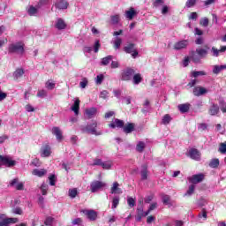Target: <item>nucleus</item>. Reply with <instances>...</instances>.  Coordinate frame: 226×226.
<instances>
[{
  "label": "nucleus",
  "instance_id": "423d86ee",
  "mask_svg": "<svg viewBox=\"0 0 226 226\" xmlns=\"http://www.w3.org/2000/svg\"><path fill=\"white\" fill-rule=\"evenodd\" d=\"M204 177H206L204 173H199V174L192 175V177H188V181L192 183V185H197L199 183H202Z\"/></svg>",
  "mask_w": 226,
  "mask_h": 226
},
{
  "label": "nucleus",
  "instance_id": "9b49d317",
  "mask_svg": "<svg viewBox=\"0 0 226 226\" xmlns=\"http://www.w3.org/2000/svg\"><path fill=\"white\" fill-rule=\"evenodd\" d=\"M138 13L135 8L131 7L129 10L125 11L124 17L127 20H133V18L137 17Z\"/></svg>",
  "mask_w": 226,
  "mask_h": 226
},
{
  "label": "nucleus",
  "instance_id": "9d476101",
  "mask_svg": "<svg viewBox=\"0 0 226 226\" xmlns=\"http://www.w3.org/2000/svg\"><path fill=\"white\" fill-rule=\"evenodd\" d=\"M208 114L210 116H218V114H220V106L215 102H211L208 109Z\"/></svg>",
  "mask_w": 226,
  "mask_h": 226
},
{
  "label": "nucleus",
  "instance_id": "4c0bfd02",
  "mask_svg": "<svg viewBox=\"0 0 226 226\" xmlns=\"http://www.w3.org/2000/svg\"><path fill=\"white\" fill-rule=\"evenodd\" d=\"M102 169H104V170H110V169H112V162L111 161L102 162Z\"/></svg>",
  "mask_w": 226,
  "mask_h": 226
},
{
  "label": "nucleus",
  "instance_id": "49530a36",
  "mask_svg": "<svg viewBox=\"0 0 226 226\" xmlns=\"http://www.w3.org/2000/svg\"><path fill=\"white\" fill-rule=\"evenodd\" d=\"M49 190V185L45 183H43L41 186V192L42 195H47V192Z\"/></svg>",
  "mask_w": 226,
  "mask_h": 226
},
{
  "label": "nucleus",
  "instance_id": "6ab92c4d",
  "mask_svg": "<svg viewBox=\"0 0 226 226\" xmlns=\"http://www.w3.org/2000/svg\"><path fill=\"white\" fill-rule=\"evenodd\" d=\"M194 96H202V94H206L207 93V89L202 87H195L192 91Z\"/></svg>",
  "mask_w": 226,
  "mask_h": 226
},
{
  "label": "nucleus",
  "instance_id": "338daca9",
  "mask_svg": "<svg viewBox=\"0 0 226 226\" xmlns=\"http://www.w3.org/2000/svg\"><path fill=\"white\" fill-rule=\"evenodd\" d=\"M153 199H154V195L150 194L147 197L145 198V202L147 204H149V202H151V200H153Z\"/></svg>",
  "mask_w": 226,
  "mask_h": 226
},
{
  "label": "nucleus",
  "instance_id": "bf43d9fd",
  "mask_svg": "<svg viewBox=\"0 0 226 226\" xmlns=\"http://www.w3.org/2000/svg\"><path fill=\"white\" fill-rule=\"evenodd\" d=\"M220 72H222L221 65H215L214 68H213V73L215 75H218V73H220Z\"/></svg>",
  "mask_w": 226,
  "mask_h": 226
},
{
  "label": "nucleus",
  "instance_id": "e2e57ef3",
  "mask_svg": "<svg viewBox=\"0 0 226 226\" xmlns=\"http://www.w3.org/2000/svg\"><path fill=\"white\" fill-rule=\"evenodd\" d=\"M12 213L14 215H23V211H22V208L17 207L15 208L12 209Z\"/></svg>",
  "mask_w": 226,
  "mask_h": 226
},
{
  "label": "nucleus",
  "instance_id": "4be33fe9",
  "mask_svg": "<svg viewBox=\"0 0 226 226\" xmlns=\"http://www.w3.org/2000/svg\"><path fill=\"white\" fill-rule=\"evenodd\" d=\"M47 172L45 169H34L32 174L33 176H37V177H43V176H46Z\"/></svg>",
  "mask_w": 226,
  "mask_h": 226
},
{
  "label": "nucleus",
  "instance_id": "1a4fd4ad",
  "mask_svg": "<svg viewBox=\"0 0 226 226\" xmlns=\"http://www.w3.org/2000/svg\"><path fill=\"white\" fill-rule=\"evenodd\" d=\"M190 45V41L188 40H182L174 44L175 50H183V49H186Z\"/></svg>",
  "mask_w": 226,
  "mask_h": 226
},
{
  "label": "nucleus",
  "instance_id": "0e129e2a",
  "mask_svg": "<svg viewBox=\"0 0 226 226\" xmlns=\"http://www.w3.org/2000/svg\"><path fill=\"white\" fill-rule=\"evenodd\" d=\"M200 25L203 26V27H207L209 26V19L205 18L200 21Z\"/></svg>",
  "mask_w": 226,
  "mask_h": 226
},
{
  "label": "nucleus",
  "instance_id": "c9c22d12",
  "mask_svg": "<svg viewBox=\"0 0 226 226\" xmlns=\"http://www.w3.org/2000/svg\"><path fill=\"white\" fill-rule=\"evenodd\" d=\"M24 75V70L23 69H17L13 73V78L15 80H18V79H20Z\"/></svg>",
  "mask_w": 226,
  "mask_h": 226
},
{
  "label": "nucleus",
  "instance_id": "3c124183",
  "mask_svg": "<svg viewBox=\"0 0 226 226\" xmlns=\"http://www.w3.org/2000/svg\"><path fill=\"white\" fill-rule=\"evenodd\" d=\"M102 163H103V161H102V159L96 158V159L94 160V162L92 163V166L93 167H96V166L102 167Z\"/></svg>",
  "mask_w": 226,
  "mask_h": 226
},
{
  "label": "nucleus",
  "instance_id": "473e14b6",
  "mask_svg": "<svg viewBox=\"0 0 226 226\" xmlns=\"http://www.w3.org/2000/svg\"><path fill=\"white\" fill-rule=\"evenodd\" d=\"M110 20L113 26H117V24H119V21L121 20V16H119V14L111 15Z\"/></svg>",
  "mask_w": 226,
  "mask_h": 226
},
{
  "label": "nucleus",
  "instance_id": "e433bc0d",
  "mask_svg": "<svg viewBox=\"0 0 226 226\" xmlns=\"http://www.w3.org/2000/svg\"><path fill=\"white\" fill-rule=\"evenodd\" d=\"M45 87H46V89H49V91H52V89H54L56 87V83L54 81H52L51 79H49L45 83Z\"/></svg>",
  "mask_w": 226,
  "mask_h": 226
},
{
  "label": "nucleus",
  "instance_id": "c03bdc74",
  "mask_svg": "<svg viewBox=\"0 0 226 226\" xmlns=\"http://www.w3.org/2000/svg\"><path fill=\"white\" fill-rule=\"evenodd\" d=\"M119 206V196L114 197L112 200V209H116Z\"/></svg>",
  "mask_w": 226,
  "mask_h": 226
},
{
  "label": "nucleus",
  "instance_id": "7ed1b4c3",
  "mask_svg": "<svg viewBox=\"0 0 226 226\" xmlns=\"http://www.w3.org/2000/svg\"><path fill=\"white\" fill-rule=\"evenodd\" d=\"M124 51L125 54H131L133 59L139 57V50H137V48H135V44L133 43H129L124 47Z\"/></svg>",
  "mask_w": 226,
  "mask_h": 226
},
{
  "label": "nucleus",
  "instance_id": "2f4dec72",
  "mask_svg": "<svg viewBox=\"0 0 226 226\" xmlns=\"http://www.w3.org/2000/svg\"><path fill=\"white\" fill-rule=\"evenodd\" d=\"M207 75V73L204 71H193L191 72V77L197 79V77H204Z\"/></svg>",
  "mask_w": 226,
  "mask_h": 226
},
{
  "label": "nucleus",
  "instance_id": "cd10ccee",
  "mask_svg": "<svg viewBox=\"0 0 226 226\" xmlns=\"http://www.w3.org/2000/svg\"><path fill=\"white\" fill-rule=\"evenodd\" d=\"M205 48L207 49H196V53L198 54L199 56L200 57H206V56H207V50H209V47L208 46H205Z\"/></svg>",
  "mask_w": 226,
  "mask_h": 226
},
{
  "label": "nucleus",
  "instance_id": "603ef678",
  "mask_svg": "<svg viewBox=\"0 0 226 226\" xmlns=\"http://www.w3.org/2000/svg\"><path fill=\"white\" fill-rule=\"evenodd\" d=\"M198 217L204 218L205 220L207 219V211H206V208H202V211L198 215Z\"/></svg>",
  "mask_w": 226,
  "mask_h": 226
},
{
  "label": "nucleus",
  "instance_id": "a18cd8bd",
  "mask_svg": "<svg viewBox=\"0 0 226 226\" xmlns=\"http://www.w3.org/2000/svg\"><path fill=\"white\" fill-rule=\"evenodd\" d=\"M77 193H79V192L75 188L69 190V197L71 199H75V197H77Z\"/></svg>",
  "mask_w": 226,
  "mask_h": 226
},
{
  "label": "nucleus",
  "instance_id": "dca6fc26",
  "mask_svg": "<svg viewBox=\"0 0 226 226\" xmlns=\"http://www.w3.org/2000/svg\"><path fill=\"white\" fill-rule=\"evenodd\" d=\"M153 108H151V102H149V100H146L143 104L142 114H144V116H148V114H151Z\"/></svg>",
  "mask_w": 226,
  "mask_h": 226
},
{
  "label": "nucleus",
  "instance_id": "de8ad7c7",
  "mask_svg": "<svg viewBox=\"0 0 226 226\" xmlns=\"http://www.w3.org/2000/svg\"><path fill=\"white\" fill-rule=\"evenodd\" d=\"M127 204L129 207H135V199L132 197H127Z\"/></svg>",
  "mask_w": 226,
  "mask_h": 226
},
{
  "label": "nucleus",
  "instance_id": "680f3d73",
  "mask_svg": "<svg viewBox=\"0 0 226 226\" xmlns=\"http://www.w3.org/2000/svg\"><path fill=\"white\" fill-rule=\"evenodd\" d=\"M100 47H102V45L100 44V41H96L94 45V52L98 53V51L100 50Z\"/></svg>",
  "mask_w": 226,
  "mask_h": 226
},
{
  "label": "nucleus",
  "instance_id": "7c9ffc66",
  "mask_svg": "<svg viewBox=\"0 0 226 226\" xmlns=\"http://www.w3.org/2000/svg\"><path fill=\"white\" fill-rule=\"evenodd\" d=\"M123 44V39L121 37H116V39L113 41V47L116 50L118 49H121V45Z\"/></svg>",
  "mask_w": 226,
  "mask_h": 226
},
{
  "label": "nucleus",
  "instance_id": "58836bf2",
  "mask_svg": "<svg viewBox=\"0 0 226 226\" xmlns=\"http://www.w3.org/2000/svg\"><path fill=\"white\" fill-rule=\"evenodd\" d=\"M220 165V160L218 159H212L209 162V167L212 169H216Z\"/></svg>",
  "mask_w": 226,
  "mask_h": 226
},
{
  "label": "nucleus",
  "instance_id": "412c9836",
  "mask_svg": "<svg viewBox=\"0 0 226 226\" xmlns=\"http://www.w3.org/2000/svg\"><path fill=\"white\" fill-rule=\"evenodd\" d=\"M55 6L58 10H66L68 8V2L66 0H56Z\"/></svg>",
  "mask_w": 226,
  "mask_h": 226
},
{
  "label": "nucleus",
  "instance_id": "5701e85b",
  "mask_svg": "<svg viewBox=\"0 0 226 226\" xmlns=\"http://www.w3.org/2000/svg\"><path fill=\"white\" fill-rule=\"evenodd\" d=\"M122 128L124 133H132V132H134L135 130V124L128 123L125 125H124V127Z\"/></svg>",
  "mask_w": 226,
  "mask_h": 226
},
{
  "label": "nucleus",
  "instance_id": "6e6d98bb",
  "mask_svg": "<svg viewBox=\"0 0 226 226\" xmlns=\"http://www.w3.org/2000/svg\"><path fill=\"white\" fill-rule=\"evenodd\" d=\"M45 96H47V91L42 89V90H38L37 93V97L38 98H45Z\"/></svg>",
  "mask_w": 226,
  "mask_h": 226
},
{
  "label": "nucleus",
  "instance_id": "ddd939ff",
  "mask_svg": "<svg viewBox=\"0 0 226 226\" xmlns=\"http://www.w3.org/2000/svg\"><path fill=\"white\" fill-rule=\"evenodd\" d=\"M4 220V222L7 224L10 225L11 223H19V218L17 217H6V215L1 214L0 215V221Z\"/></svg>",
  "mask_w": 226,
  "mask_h": 226
},
{
  "label": "nucleus",
  "instance_id": "79ce46f5",
  "mask_svg": "<svg viewBox=\"0 0 226 226\" xmlns=\"http://www.w3.org/2000/svg\"><path fill=\"white\" fill-rule=\"evenodd\" d=\"M162 203L165 204L166 206H168V204H170V196L167 194H162Z\"/></svg>",
  "mask_w": 226,
  "mask_h": 226
},
{
  "label": "nucleus",
  "instance_id": "f257e3e1",
  "mask_svg": "<svg viewBox=\"0 0 226 226\" xmlns=\"http://www.w3.org/2000/svg\"><path fill=\"white\" fill-rule=\"evenodd\" d=\"M9 54H24V44L22 42L11 43L8 48Z\"/></svg>",
  "mask_w": 226,
  "mask_h": 226
},
{
  "label": "nucleus",
  "instance_id": "5fc2aeb1",
  "mask_svg": "<svg viewBox=\"0 0 226 226\" xmlns=\"http://www.w3.org/2000/svg\"><path fill=\"white\" fill-rule=\"evenodd\" d=\"M200 56H197L195 54H193L192 56H191V59L192 61V63H195V64H199L200 63Z\"/></svg>",
  "mask_w": 226,
  "mask_h": 226
},
{
  "label": "nucleus",
  "instance_id": "4468645a",
  "mask_svg": "<svg viewBox=\"0 0 226 226\" xmlns=\"http://www.w3.org/2000/svg\"><path fill=\"white\" fill-rule=\"evenodd\" d=\"M109 128H124V121L120 120L118 118H115L111 121L109 124Z\"/></svg>",
  "mask_w": 226,
  "mask_h": 226
},
{
  "label": "nucleus",
  "instance_id": "20e7f679",
  "mask_svg": "<svg viewBox=\"0 0 226 226\" xmlns=\"http://www.w3.org/2000/svg\"><path fill=\"white\" fill-rule=\"evenodd\" d=\"M106 186H107V184L105 182L96 180L91 183L90 190L92 193H96V192L102 190Z\"/></svg>",
  "mask_w": 226,
  "mask_h": 226
},
{
  "label": "nucleus",
  "instance_id": "ea45409f",
  "mask_svg": "<svg viewBox=\"0 0 226 226\" xmlns=\"http://www.w3.org/2000/svg\"><path fill=\"white\" fill-rule=\"evenodd\" d=\"M194 192H195V185H191L189 186V189L187 190V192L185 193V197H186V195H188L189 197L191 195H193Z\"/></svg>",
  "mask_w": 226,
  "mask_h": 226
},
{
  "label": "nucleus",
  "instance_id": "2eb2a0df",
  "mask_svg": "<svg viewBox=\"0 0 226 226\" xmlns=\"http://www.w3.org/2000/svg\"><path fill=\"white\" fill-rule=\"evenodd\" d=\"M188 156H190L192 160L199 162V160H200V152H199L197 148H191L188 152Z\"/></svg>",
  "mask_w": 226,
  "mask_h": 226
},
{
  "label": "nucleus",
  "instance_id": "774afa93",
  "mask_svg": "<svg viewBox=\"0 0 226 226\" xmlns=\"http://www.w3.org/2000/svg\"><path fill=\"white\" fill-rule=\"evenodd\" d=\"M15 188H16V190H19V191L24 190V183H22V182L18 183V184L15 185Z\"/></svg>",
  "mask_w": 226,
  "mask_h": 226
},
{
  "label": "nucleus",
  "instance_id": "37998d69",
  "mask_svg": "<svg viewBox=\"0 0 226 226\" xmlns=\"http://www.w3.org/2000/svg\"><path fill=\"white\" fill-rule=\"evenodd\" d=\"M195 4H197V0H187L185 3L187 8H193Z\"/></svg>",
  "mask_w": 226,
  "mask_h": 226
},
{
  "label": "nucleus",
  "instance_id": "a878e982",
  "mask_svg": "<svg viewBox=\"0 0 226 226\" xmlns=\"http://www.w3.org/2000/svg\"><path fill=\"white\" fill-rule=\"evenodd\" d=\"M110 193H112V194L123 193V191L121 190V188H119V183H117V182L113 183V185H112L111 190H110Z\"/></svg>",
  "mask_w": 226,
  "mask_h": 226
},
{
  "label": "nucleus",
  "instance_id": "c85d7f7f",
  "mask_svg": "<svg viewBox=\"0 0 226 226\" xmlns=\"http://www.w3.org/2000/svg\"><path fill=\"white\" fill-rule=\"evenodd\" d=\"M219 102V107L221 109V112H222V114H226V102L224 98H219L218 99Z\"/></svg>",
  "mask_w": 226,
  "mask_h": 226
},
{
  "label": "nucleus",
  "instance_id": "6e6552de",
  "mask_svg": "<svg viewBox=\"0 0 226 226\" xmlns=\"http://www.w3.org/2000/svg\"><path fill=\"white\" fill-rule=\"evenodd\" d=\"M81 213L86 215L87 218H88V220H90L91 222H94V220L98 218V213H96V211L93 209H90V210L84 209V210H81Z\"/></svg>",
  "mask_w": 226,
  "mask_h": 226
},
{
  "label": "nucleus",
  "instance_id": "052dcab7",
  "mask_svg": "<svg viewBox=\"0 0 226 226\" xmlns=\"http://www.w3.org/2000/svg\"><path fill=\"white\" fill-rule=\"evenodd\" d=\"M219 152L222 153V154H225L226 153V143H221L219 147Z\"/></svg>",
  "mask_w": 226,
  "mask_h": 226
},
{
  "label": "nucleus",
  "instance_id": "bb28decb",
  "mask_svg": "<svg viewBox=\"0 0 226 226\" xmlns=\"http://www.w3.org/2000/svg\"><path fill=\"white\" fill-rule=\"evenodd\" d=\"M55 27L58 30L66 29V23L64 22V20L63 19H58L55 25Z\"/></svg>",
  "mask_w": 226,
  "mask_h": 226
},
{
  "label": "nucleus",
  "instance_id": "13d9d810",
  "mask_svg": "<svg viewBox=\"0 0 226 226\" xmlns=\"http://www.w3.org/2000/svg\"><path fill=\"white\" fill-rule=\"evenodd\" d=\"M52 223H54V217H47L46 220L44 221V224H46L47 226L49 225H52Z\"/></svg>",
  "mask_w": 226,
  "mask_h": 226
},
{
  "label": "nucleus",
  "instance_id": "b1692460",
  "mask_svg": "<svg viewBox=\"0 0 226 226\" xmlns=\"http://www.w3.org/2000/svg\"><path fill=\"white\" fill-rule=\"evenodd\" d=\"M38 10H40V8H38V5H37V7L30 5L26 9V11H27L28 15H30V17H36V15H38Z\"/></svg>",
  "mask_w": 226,
  "mask_h": 226
},
{
  "label": "nucleus",
  "instance_id": "c756f323",
  "mask_svg": "<svg viewBox=\"0 0 226 226\" xmlns=\"http://www.w3.org/2000/svg\"><path fill=\"white\" fill-rule=\"evenodd\" d=\"M157 207H158V203H156V202L152 203L149 206L147 211L142 213V216H147V215H149V213H151V211H154V209H156Z\"/></svg>",
  "mask_w": 226,
  "mask_h": 226
},
{
  "label": "nucleus",
  "instance_id": "8fccbe9b",
  "mask_svg": "<svg viewBox=\"0 0 226 226\" xmlns=\"http://www.w3.org/2000/svg\"><path fill=\"white\" fill-rule=\"evenodd\" d=\"M149 173V171H147V166H143V170H142V180H146L147 179V174Z\"/></svg>",
  "mask_w": 226,
  "mask_h": 226
},
{
  "label": "nucleus",
  "instance_id": "aec40b11",
  "mask_svg": "<svg viewBox=\"0 0 226 226\" xmlns=\"http://www.w3.org/2000/svg\"><path fill=\"white\" fill-rule=\"evenodd\" d=\"M71 110L74 112L75 116L79 115V112L80 110V100H79V98L75 99L74 104L71 107Z\"/></svg>",
  "mask_w": 226,
  "mask_h": 226
},
{
  "label": "nucleus",
  "instance_id": "09e8293b",
  "mask_svg": "<svg viewBox=\"0 0 226 226\" xmlns=\"http://www.w3.org/2000/svg\"><path fill=\"white\" fill-rule=\"evenodd\" d=\"M49 185L50 186H56V175L52 174L49 177Z\"/></svg>",
  "mask_w": 226,
  "mask_h": 226
},
{
  "label": "nucleus",
  "instance_id": "a211bd4d",
  "mask_svg": "<svg viewBox=\"0 0 226 226\" xmlns=\"http://www.w3.org/2000/svg\"><path fill=\"white\" fill-rule=\"evenodd\" d=\"M96 112H98V109L96 108H89L85 110V116L88 119H93L96 116Z\"/></svg>",
  "mask_w": 226,
  "mask_h": 226
},
{
  "label": "nucleus",
  "instance_id": "0eeeda50",
  "mask_svg": "<svg viewBox=\"0 0 226 226\" xmlns=\"http://www.w3.org/2000/svg\"><path fill=\"white\" fill-rule=\"evenodd\" d=\"M135 75V70L132 68H128L125 71L123 72L122 73V80H132L133 79V76Z\"/></svg>",
  "mask_w": 226,
  "mask_h": 226
},
{
  "label": "nucleus",
  "instance_id": "393cba45",
  "mask_svg": "<svg viewBox=\"0 0 226 226\" xmlns=\"http://www.w3.org/2000/svg\"><path fill=\"white\" fill-rule=\"evenodd\" d=\"M177 109L181 112V114H186V112L190 110V103L179 104L177 106Z\"/></svg>",
  "mask_w": 226,
  "mask_h": 226
},
{
  "label": "nucleus",
  "instance_id": "f03ea898",
  "mask_svg": "<svg viewBox=\"0 0 226 226\" xmlns=\"http://www.w3.org/2000/svg\"><path fill=\"white\" fill-rule=\"evenodd\" d=\"M98 126V123H96V122H94V123H92V124H87V126H85V127H82V132H84V133H90L91 135H96V136H98V135H102V132H98L97 131H96V127Z\"/></svg>",
  "mask_w": 226,
  "mask_h": 226
},
{
  "label": "nucleus",
  "instance_id": "39448f33",
  "mask_svg": "<svg viewBox=\"0 0 226 226\" xmlns=\"http://www.w3.org/2000/svg\"><path fill=\"white\" fill-rule=\"evenodd\" d=\"M0 163H2V165H5V167H15L17 162L13 161L11 157L8 155H0Z\"/></svg>",
  "mask_w": 226,
  "mask_h": 226
},
{
  "label": "nucleus",
  "instance_id": "4d7b16f0",
  "mask_svg": "<svg viewBox=\"0 0 226 226\" xmlns=\"http://www.w3.org/2000/svg\"><path fill=\"white\" fill-rule=\"evenodd\" d=\"M103 74H100V75H97L96 79H95V84L97 85H100L103 82Z\"/></svg>",
  "mask_w": 226,
  "mask_h": 226
},
{
  "label": "nucleus",
  "instance_id": "f8f14e48",
  "mask_svg": "<svg viewBox=\"0 0 226 226\" xmlns=\"http://www.w3.org/2000/svg\"><path fill=\"white\" fill-rule=\"evenodd\" d=\"M50 154H52L50 146H49V145L42 146L41 148V156L42 158H49V156H50Z\"/></svg>",
  "mask_w": 226,
  "mask_h": 226
},
{
  "label": "nucleus",
  "instance_id": "a19ab883",
  "mask_svg": "<svg viewBox=\"0 0 226 226\" xmlns=\"http://www.w3.org/2000/svg\"><path fill=\"white\" fill-rule=\"evenodd\" d=\"M171 121H172V117L169 114H166L162 117V124H169V123H170Z\"/></svg>",
  "mask_w": 226,
  "mask_h": 226
},
{
  "label": "nucleus",
  "instance_id": "72a5a7b5",
  "mask_svg": "<svg viewBox=\"0 0 226 226\" xmlns=\"http://www.w3.org/2000/svg\"><path fill=\"white\" fill-rule=\"evenodd\" d=\"M142 82V76H140V73L134 74L132 76V83L137 86Z\"/></svg>",
  "mask_w": 226,
  "mask_h": 226
},
{
  "label": "nucleus",
  "instance_id": "69168bd1",
  "mask_svg": "<svg viewBox=\"0 0 226 226\" xmlns=\"http://www.w3.org/2000/svg\"><path fill=\"white\" fill-rule=\"evenodd\" d=\"M100 96L101 98H103V100H106V98L109 96V92L107 90H103L101 92Z\"/></svg>",
  "mask_w": 226,
  "mask_h": 226
},
{
  "label": "nucleus",
  "instance_id": "f704fd0d",
  "mask_svg": "<svg viewBox=\"0 0 226 226\" xmlns=\"http://www.w3.org/2000/svg\"><path fill=\"white\" fill-rule=\"evenodd\" d=\"M112 59H114V56L110 55L106 57H103L102 59L101 64H102V66H107L108 64H110V61H112Z\"/></svg>",
  "mask_w": 226,
  "mask_h": 226
},
{
  "label": "nucleus",
  "instance_id": "f3484780",
  "mask_svg": "<svg viewBox=\"0 0 226 226\" xmlns=\"http://www.w3.org/2000/svg\"><path fill=\"white\" fill-rule=\"evenodd\" d=\"M51 133L56 137V140H58V142L63 140V132H61L59 127H53L51 129Z\"/></svg>",
  "mask_w": 226,
  "mask_h": 226
},
{
  "label": "nucleus",
  "instance_id": "864d4df0",
  "mask_svg": "<svg viewBox=\"0 0 226 226\" xmlns=\"http://www.w3.org/2000/svg\"><path fill=\"white\" fill-rule=\"evenodd\" d=\"M211 52H212V56L214 57H218V56H220V49H216L215 47H212Z\"/></svg>",
  "mask_w": 226,
  "mask_h": 226
}]
</instances>
